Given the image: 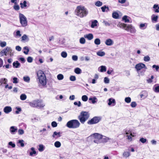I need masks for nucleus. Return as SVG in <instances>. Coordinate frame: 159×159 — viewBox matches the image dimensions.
I'll list each match as a JSON object with an SVG mask.
<instances>
[{
	"label": "nucleus",
	"mask_w": 159,
	"mask_h": 159,
	"mask_svg": "<svg viewBox=\"0 0 159 159\" xmlns=\"http://www.w3.org/2000/svg\"><path fill=\"white\" fill-rule=\"evenodd\" d=\"M75 12L77 16L80 18H83L88 14L89 11L84 6L79 5L77 7Z\"/></svg>",
	"instance_id": "obj_1"
},
{
	"label": "nucleus",
	"mask_w": 159,
	"mask_h": 159,
	"mask_svg": "<svg viewBox=\"0 0 159 159\" xmlns=\"http://www.w3.org/2000/svg\"><path fill=\"white\" fill-rule=\"evenodd\" d=\"M37 75L40 84L43 86H45L46 84V78L45 74L41 70L38 71Z\"/></svg>",
	"instance_id": "obj_2"
},
{
	"label": "nucleus",
	"mask_w": 159,
	"mask_h": 159,
	"mask_svg": "<svg viewBox=\"0 0 159 159\" xmlns=\"http://www.w3.org/2000/svg\"><path fill=\"white\" fill-rule=\"evenodd\" d=\"M80 123L77 120L74 119L69 121L66 126L69 128L76 129L80 126Z\"/></svg>",
	"instance_id": "obj_3"
},
{
	"label": "nucleus",
	"mask_w": 159,
	"mask_h": 159,
	"mask_svg": "<svg viewBox=\"0 0 159 159\" xmlns=\"http://www.w3.org/2000/svg\"><path fill=\"white\" fill-rule=\"evenodd\" d=\"M135 68L138 73L140 75H143L147 69L145 65L143 63H139L136 64L135 66Z\"/></svg>",
	"instance_id": "obj_4"
},
{
	"label": "nucleus",
	"mask_w": 159,
	"mask_h": 159,
	"mask_svg": "<svg viewBox=\"0 0 159 159\" xmlns=\"http://www.w3.org/2000/svg\"><path fill=\"white\" fill-rule=\"evenodd\" d=\"M89 115L88 112L82 111L78 116V119L82 124H84L88 119Z\"/></svg>",
	"instance_id": "obj_5"
},
{
	"label": "nucleus",
	"mask_w": 159,
	"mask_h": 159,
	"mask_svg": "<svg viewBox=\"0 0 159 159\" xmlns=\"http://www.w3.org/2000/svg\"><path fill=\"white\" fill-rule=\"evenodd\" d=\"M19 17L20 22L23 27H25L27 25V21L26 18L21 13H19Z\"/></svg>",
	"instance_id": "obj_6"
},
{
	"label": "nucleus",
	"mask_w": 159,
	"mask_h": 159,
	"mask_svg": "<svg viewBox=\"0 0 159 159\" xmlns=\"http://www.w3.org/2000/svg\"><path fill=\"white\" fill-rule=\"evenodd\" d=\"M30 105L32 107H38L40 108L43 107L45 105V104L43 103L42 101L39 100L34 101L32 103H31Z\"/></svg>",
	"instance_id": "obj_7"
},
{
	"label": "nucleus",
	"mask_w": 159,
	"mask_h": 159,
	"mask_svg": "<svg viewBox=\"0 0 159 159\" xmlns=\"http://www.w3.org/2000/svg\"><path fill=\"white\" fill-rule=\"evenodd\" d=\"M92 136L94 138L93 142L97 144L100 143H101V138L102 137V135L98 133H96L93 134Z\"/></svg>",
	"instance_id": "obj_8"
},
{
	"label": "nucleus",
	"mask_w": 159,
	"mask_h": 159,
	"mask_svg": "<svg viewBox=\"0 0 159 159\" xmlns=\"http://www.w3.org/2000/svg\"><path fill=\"white\" fill-rule=\"evenodd\" d=\"M123 29L127 31H129L131 33H134L136 32V30L131 25H128L125 24Z\"/></svg>",
	"instance_id": "obj_9"
},
{
	"label": "nucleus",
	"mask_w": 159,
	"mask_h": 159,
	"mask_svg": "<svg viewBox=\"0 0 159 159\" xmlns=\"http://www.w3.org/2000/svg\"><path fill=\"white\" fill-rule=\"evenodd\" d=\"M101 119L99 117H94L90 120H89L88 121L87 123L88 124L90 125L96 124Z\"/></svg>",
	"instance_id": "obj_10"
},
{
	"label": "nucleus",
	"mask_w": 159,
	"mask_h": 159,
	"mask_svg": "<svg viewBox=\"0 0 159 159\" xmlns=\"http://www.w3.org/2000/svg\"><path fill=\"white\" fill-rule=\"evenodd\" d=\"M12 50L10 48L7 47L5 48L2 50L1 52L5 56L7 55V53L9 52H11Z\"/></svg>",
	"instance_id": "obj_11"
},
{
	"label": "nucleus",
	"mask_w": 159,
	"mask_h": 159,
	"mask_svg": "<svg viewBox=\"0 0 159 159\" xmlns=\"http://www.w3.org/2000/svg\"><path fill=\"white\" fill-rule=\"evenodd\" d=\"M17 130V129L15 126H12L10 128V131L12 134H15Z\"/></svg>",
	"instance_id": "obj_12"
},
{
	"label": "nucleus",
	"mask_w": 159,
	"mask_h": 159,
	"mask_svg": "<svg viewBox=\"0 0 159 159\" xmlns=\"http://www.w3.org/2000/svg\"><path fill=\"white\" fill-rule=\"evenodd\" d=\"M105 44L107 46H111L114 43L113 41L110 39H109L106 40L105 42Z\"/></svg>",
	"instance_id": "obj_13"
},
{
	"label": "nucleus",
	"mask_w": 159,
	"mask_h": 159,
	"mask_svg": "<svg viewBox=\"0 0 159 159\" xmlns=\"http://www.w3.org/2000/svg\"><path fill=\"white\" fill-rule=\"evenodd\" d=\"M11 111V108L10 106H6L3 109L4 111L7 114L10 112Z\"/></svg>",
	"instance_id": "obj_14"
},
{
	"label": "nucleus",
	"mask_w": 159,
	"mask_h": 159,
	"mask_svg": "<svg viewBox=\"0 0 159 159\" xmlns=\"http://www.w3.org/2000/svg\"><path fill=\"white\" fill-rule=\"evenodd\" d=\"M84 38L90 40L93 39V36L92 34H85L84 36Z\"/></svg>",
	"instance_id": "obj_15"
},
{
	"label": "nucleus",
	"mask_w": 159,
	"mask_h": 159,
	"mask_svg": "<svg viewBox=\"0 0 159 159\" xmlns=\"http://www.w3.org/2000/svg\"><path fill=\"white\" fill-rule=\"evenodd\" d=\"M108 105L109 106H114L116 104V101L114 99L109 98L108 100Z\"/></svg>",
	"instance_id": "obj_16"
},
{
	"label": "nucleus",
	"mask_w": 159,
	"mask_h": 159,
	"mask_svg": "<svg viewBox=\"0 0 159 159\" xmlns=\"http://www.w3.org/2000/svg\"><path fill=\"white\" fill-rule=\"evenodd\" d=\"M153 91L155 93H159V84H156L153 86Z\"/></svg>",
	"instance_id": "obj_17"
},
{
	"label": "nucleus",
	"mask_w": 159,
	"mask_h": 159,
	"mask_svg": "<svg viewBox=\"0 0 159 159\" xmlns=\"http://www.w3.org/2000/svg\"><path fill=\"white\" fill-rule=\"evenodd\" d=\"M148 25V24L147 23H141L139 25V27L141 30H144L146 29Z\"/></svg>",
	"instance_id": "obj_18"
},
{
	"label": "nucleus",
	"mask_w": 159,
	"mask_h": 159,
	"mask_svg": "<svg viewBox=\"0 0 159 159\" xmlns=\"http://www.w3.org/2000/svg\"><path fill=\"white\" fill-rule=\"evenodd\" d=\"M29 39L28 37V36L25 34H24L23 36H22L21 37L22 41L28 42L29 41Z\"/></svg>",
	"instance_id": "obj_19"
},
{
	"label": "nucleus",
	"mask_w": 159,
	"mask_h": 159,
	"mask_svg": "<svg viewBox=\"0 0 159 159\" xmlns=\"http://www.w3.org/2000/svg\"><path fill=\"white\" fill-rule=\"evenodd\" d=\"M129 18H130L129 17L127 16H124L123 17L122 19L125 23H129L130 22L129 20Z\"/></svg>",
	"instance_id": "obj_20"
},
{
	"label": "nucleus",
	"mask_w": 159,
	"mask_h": 159,
	"mask_svg": "<svg viewBox=\"0 0 159 159\" xmlns=\"http://www.w3.org/2000/svg\"><path fill=\"white\" fill-rule=\"evenodd\" d=\"M31 152H29L30 155L32 156L33 155L36 154V152L35 150V148L34 147H32L30 148Z\"/></svg>",
	"instance_id": "obj_21"
},
{
	"label": "nucleus",
	"mask_w": 159,
	"mask_h": 159,
	"mask_svg": "<svg viewBox=\"0 0 159 159\" xmlns=\"http://www.w3.org/2000/svg\"><path fill=\"white\" fill-rule=\"evenodd\" d=\"M109 139H110L109 138L106 137V136L102 135V137L101 138V143L106 142Z\"/></svg>",
	"instance_id": "obj_22"
},
{
	"label": "nucleus",
	"mask_w": 159,
	"mask_h": 159,
	"mask_svg": "<svg viewBox=\"0 0 159 159\" xmlns=\"http://www.w3.org/2000/svg\"><path fill=\"white\" fill-rule=\"evenodd\" d=\"M52 136L54 138L60 137L61 136V133L60 132L57 133L56 131L54 132Z\"/></svg>",
	"instance_id": "obj_23"
},
{
	"label": "nucleus",
	"mask_w": 159,
	"mask_h": 159,
	"mask_svg": "<svg viewBox=\"0 0 159 159\" xmlns=\"http://www.w3.org/2000/svg\"><path fill=\"white\" fill-rule=\"evenodd\" d=\"M20 63L18 62V61H16L14 62L13 63V66L15 68H18L20 67Z\"/></svg>",
	"instance_id": "obj_24"
},
{
	"label": "nucleus",
	"mask_w": 159,
	"mask_h": 159,
	"mask_svg": "<svg viewBox=\"0 0 159 159\" xmlns=\"http://www.w3.org/2000/svg\"><path fill=\"white\" fill-rule=\"evenodd\" d=\"M27 2L25 0L23 2H21L20 3V7L21 8H23L26 7H27Z\"/></svg>",
	"instance_id": "obj_25"
},
{
	"label": "nucleus",
	"mask_w": 159,
	"mask_h": 159,
	"mask_svg": "<svg viewBox=\"0 0 159 159\" xmlns=\"http://www.w3.org/2000/svg\"><path fill=\"white\" fill-rule=\"evenodd\" d=\"M89 101H92V103L94 104L96 103L97 101V99L95 97H93V98H90L89 99Z\"/></svg>",
	"instance_id": "obj_26"
},
{
	"label": "nucleus",
	"mask_w": 159,
	"mask_h": 159,
	"mask_svg": "<svg viewBox=\"0 0 159 159\" xmlns=\"http://www.w3.org/2000/svg\"><path fill=\"white\" fill-rule=\"evenodd\" d=\"M23 50L24 51H23V52L24 54L26 55H27L28 54V52H29V48L27 46L23 48Z\"/></svg>",
	"instance_id": "obj_27"
},
{
	"label": "nucleus",
	"mask_w": 159,
	"mask_h": 159,
	"mask_svg": "<svg viewBox=\"0 0 159 159\" xmlns=\"http://www.w3.org/2000/svg\"><path fill=\"white\" fill-rule=\"evenodd\" d=\"M153 8L155 9V12H159V6L157 4H155L154 5Z\"/></svg>",
	"instance_id": "obj_28"
},
{
	"label": "nucleus",
	"mask_w": 159,
	"mask_h": 159,
	"mask_svg": "<svg viewBox=\"0 0 159 159\" xmlns=\"http://www.w3.org/2000/svg\"><path fill=\"white\" fill-rule=\"evenodd\" d=\"M112 16L114 18L117 19L118 18L119 15L117 12H114L112 13Z\"/></svg>",
	"instance_id": "obj_29"
},
{
	"label": "nucleus",
	"mask_w": 159,
	"mask_h": 159,
	"mask_svg": "<svg viewBox=\"0 0 159 159\" xmlns=\"http://www.w3.org/2000/svg\"><path fill=\"white\" fill-rule=\"evenodd\" d=\"M74 72L77 74H79L82 72V70L79 68L77 67L75 69Z\"/></svg>",
	"instance_id": "obj_30"
},
{
	"label": "nucleus",
	"mask_w": 159,
	"mask_h": 159,
	"mask_svg": "<svg viewBox=\"0 0 159 159\" xmlns=\"http://www.w3.org/2000/svg\"><path fill=\"white\" fill-rule=\"evenodd\" d=\"M102 11L103 12H104L105 11L107 12L109 11V8L107 7H106V6H104L103 7H102L101 8Z\"/></svg>",
	"instance_id": "obj_31"
},
{
	"label": "nucleus",
	"mask_w": 159,
	"mask_h": 159,
	"mask_svg": "<svg viewBox=\"0 0 159 159\" xmlns=\"http://www.w3.org/2000/svg\"><path fill=\"white\" fill-rule=\"evenodd\" d=\"M130 152H125L123 153V156L124 157L127 158L130 156Z\"/></svg>",
	"instance_id": "obj_32"
},
{
	"label": "nucleus",
	"mask_w": 159,
	"mask_h": 159,
	"mask_svg": "<svg viewBox=\"0 0 159 159\" xmlns=\"http://www.w3.org/2000/svg\"><path fill=\"white\" fill-rule=\"evenodd\" d=\"M20 98L21 100H25L26 99L27 96L25 94L23 93L20 95Z\"/></svg>",
	"instance_id": "obj_33"
},
{
	"label": "nucleus",
	"mask_w": 159,
	"mask_h": 159,
	"mask_svg": "<svg viewBox=\"0 0 159 159\" xmlns=\"http://www.w3.org/2000/svg\"><path fill=\"white\" fill-rule=\"evenodd\" d=\"M97 23H98V21L96 20H94V21H93L92 23V24L91 25V27L92 28H94L95 26H96L97 25Z\"/></svg>",
	"instance_id": "obj_34"
},
{
	"label": "nucleus",
	"mask_w": 159,
	"mask_h": 159,
	"mask_svg": "<svg viewBox=\"0 0 159 159\" xmlns=\"http://www.w3.org/2000/svg\"><path fill=\"white\" fill-rule=\"evenodd\" d=\"M7 80L6 78H2L0 80V83L2 84H6Z\"/></svg>",
	"instance_id": "obj_35"
},
{
	"label": "nucleus",
	"mask_w": 159,
	"mask_h": 159,
	"mask_svg": "<svg viewBox=\"0 0 159 159\" xmlns=\"http://www.w3.org/2000/svg\"><path fill=\"white\" fill-rule=\"evenodd\" d=\"M23 80L24 81L27 83H29L30 81V79L29 77L25 76L23 77Z\"/></svg>",
	"instance_id": "obj_36"
},
{
	"label": "nucleus",
	"mask_w": 159,
	"mask_h": 159,
	"mask_svg": "<svg viewBox=\"0 0 159 159\" xmlns=\"http://www.w3.org/2000/svg\"><path fill=\"white\" fill-rule=\"evenodd\" d=\"M158 18V16L152 15V21H154L157 22Z\"/></svg>",
	"instance_id": "obj_37"
},
{
	"label": "nucleus",
	"mask_w": 159,
	"mask_h": 159,
	"mask_svg": "<svg viewBox=\"0 0 159 159\" xmlns=\"http://www.w3.org/2000/svg\"><path fill=\"white\" fill-rule=\"evenodd\" d=\"M57 79L59 80H61L64 78V76L62 74H59L57 76Z\"/></svg>",
	"instance_id": "obj_38"
},
{
	"label": "nucleus",
	"mask_w": 159,
	"mask_h": 159,
	"mask_svg": "<svg viewBox=\"0 0 159 159\" xmlns=\"http://www.w3.org/2000/svg\"><path fill=\"white\" fill-rule=\"evenodd\" d=\"M44 147L42 144H40L39 146V148H38V150L40 152H42L44 150Z\"/></svg>",
	"instance_id": "obj_39"
},
{
	"label": "nucleus",
	"mask_w": 159,
	"mask_h": 159,
	"mask_svg": "<svg viewBox=\"0 0 159 159\" xmlns=\"http://www.w3.org/2000/svg\"><path fill=\"white\" fill-rule=\"evenodd\" d=\"M94 43L96 45H99L101 43L100 40L99 39H96L94 40Z\"/></svg>",
	"instance_id": "obj_40"
},
{
	"label": "nucleus",
	"mask_w": 159,
	"mask_h": 159,
	"mask_svg": "<svg viewBox=\"0 0 159 159\" xmlns=\"http://www.w3.org/2000/svg\"><path fill=\"white\" fill-rule=\"evenodd\" d=\"M100 67L101 68L100 71L101 72H105L106 71V68L105 66H102Z\"/></svg>",
	"instance_id": "obj_41"
},
{
	"label": "nucleus",
	"mask_w": 159,
	"mask_h": 159,
	"mask_svg": "<svg viewBox=\"0 0 159 159\" xmlns=\"http://www.w3.org/2000/svg\"><path fill=\"white\" fill-rule=\"evenodd\" d=\"M97 54L100 56H103L105 55V53L104 52L99 51L97 53Z\"/></svg>",
	"instance_id": "obj_42"
},
{
	"label": "nucleus",
	"mask_w": 159,
	"mask_h": 159,
	"mask_svg": "<svg viewBox=\"0 0 159 159\" xmlns=\"http://www.w3.org/2000/svg\"><path fill=\"white\" fill-rule=\"evenodd\" d=\"M102 2L98 1L95 2V5L98 7H100L102 6Z\"/></svg>",
	"instance_id": "obj_43"
},
{
	"label": "nucleus",
	"mask_w": 159,
	"mask_h": 159,
	"mask_svg": "<svg viewBox=\"0 0 159 159\" xmlns=\"http://www.w3.org/2000/svg\"><path fill=\"white\" fill-rule=\"evenodd\" d=\"M54 145L57 148H59L61 146V143L59 141H56L54 143Z\"/></svg>",
	"instance_id": "obj_44"
},
{
	"label": "nucleus",
	"mask_w": 159,
	"mask_h": 159,
	"mask_svg": "<svg viewBox=\"0 0 159 159\" xmlns=\"http://www.w3.org/2000/svg\"><path fill=\"white\" fill-rule=\"evenodd\" d=\"M124 25L125 23H119L117 24V26L119 28H122L123 29L124 26H125Z\"/></svg>",
	"instance_id": "obj_45"
},
{
	"label": "nucleus",
	"mask_w": 159,
	"mask_h": 159,
	"mask_svg": "<svg viewBox=\"0 0 159 159\" xmlns=\"http://www.w3.org/2000/svg\"><path fill=\"white\" fill-rule=\"evenodd\" d=\"M80 42L82 44H84L85 43V40L84 38L82 37L80 39Z\"/></svg>",
	"instance_id": "obj_46"
},
{
	"label": "nucleus",
	"mask_w": 159,
	"mask_h": 159,
	"mask_svg": "<svg viewBox=\"0 0 159 159\" xmlns=\"http://www.w3.org/2000/svg\"><path fill=\"white\" fill-rule=\"evenodd\" d=\"M150 58L148 56H146L144 57L143 60L145 61H148L150 60Z\"/></svg>",
	"instance_id": "obj_47"
},
{
	"label": "nucleus",
	"mask_w": 159,
	"mask_h": 159,
	"mask_svg": "<svg viewBox=\"0 0 159 159\" xmlns=\"http://www.w3.org/2000/svg\"><path fill=\"white\" fill-rule=\"evenodd\" d=\"M82 99L83 101L86 102L88 99V97L86 95H84L82 96Z\"/></svg>",
	"instance_id": "obj_48"
},
{
	"label": "nucleus",
	"mask_w": 159,
	"mask_h": 159,
	"mask_svg": "<svg viewBox=\"0 0 159 159\" xmlns=\"http://www.w3.org/2000/svg\"><path fill=\"white\" fill-rule=\"evenodd\" d=\"M125 102L127 103H129L131 102V99L130 98L128 97L125 98Z\"/></svg>",
	"instance_id": "obj_49"
},
{
	"label": "nucleus",
	"mask_w": 159,
	"mask_h": 159,
	"mask_svg": "<svg viewBox=\"0 0 159 159\" xmlns=\"http://www.w3.org/2000/svg\"><path fill=\"white\" fill-rule=\"evenodd\" d=\"M61 56L63 58H66L67 56V53L66 52H62L61 53Z\"/></svg>",
	"instance_id": "obj_50"
},
{
	"label": "nucleus",
	"mask_w": 159,
	"mask_h": 159,
	"mask_svg": "<svg viewBox=\"0 0 159 159\" xmlns=\"http://www.w3.org/2000/svg\"><path fill=\"white\" fill-rule=\"evenodd\" d=\"M7 43L5 41L0 42V46L2 47H4L6 46Z\"/></svg>",
	"instance_id": "obj_51"
},
{
	"label": "nucleus",
	"mask_w": 159,
	"mask_h": 159,
	"mask_svg": "<svg viewBox=\"0 0 159 159\" xmlns=\"http://www.w3.org/2000/svg\"><path fill=\"white\" fill-rule=\"evenodd\" d=\"M154 79V76L152 75L151 77V78L147 80V82L148 83H151L152 82V80Z\"/></svg>",
	"instance_id": "obj_52"
},
{
	"label": "nucleus",
	"mask_w": 159,
	"mask_h": 159,
	"mask_svg": "<svg viewBox=\"0 0 159 159\" xmlns=\"http://www.w3.org/2000/svg\"><path fill=\"white\" fill-rule=\"evenodd\" d=\"M18 143L20 144L21 147H23L24 146V140H19L18 141Z\"/></svg>",
	"instance_id": "obj_53"
},
{
	"label": "nucleus",
	"mask_w": 159,
	"mask_h": 159,
	"mask_svg": "<svg viewBox=\"0 0 159 159\" xmlns=\"http://www.w3.org/2000/svg\"><path fill=\"white\" fill-rule=\"evenodd\" d=\"M139 141L142 143H144L147 142V139L143 138H142L140 139Z\"/></svg>",
	"instance_id": "obj_54"
},
{
	"label": "nucleus",
	"mask_w": 159,
	"mask_h": 159,
	"mask_svg": "<svg viewBox=\"0 0 159 159\" xmlns=\"http://www.w3.org/2000/svg\"><path fill=\"white\" fill-rule=\"evenodd\" d=\"M27 61L28 62L31 63L33 61V58L31 57H29L27 58Z\"/></svg>",
	"instance_id": "obj_55"
},
{
	"label": "nucleus",
	"mask_w": 159,
	"mask_h": 159,
	"mask_svg": "<svg viewBox=\"0 0 159 159\" xmlns=\"http://www.w3.org/2000/svg\"><path fill=\"white\" fill-rule=\"evenodd\" d=\"M18 133L19 135H22L24 134V131L23 129H20L18 130Z\"/></svg>",
	"instance_id": "obj_56"
},
{
	"label": "nucleus",
	"mask_w": 159,
	"mask_h": 159,
	"mask_svg": "<svg viewBox=\"0 0 159 159\" xmlns=\"http://www.w3.org/2000/svg\"><path fill=\"white\" fill-rule=\"evenodd\" d=\"M8 145L11 146L12 148H14L16 146V145L15 143H13L12 142H10L8 143Z\"/></svg>",
	"instance_id": "obj_57"
},
{
	"label": "nucleus",
	"mask_w": 159,
	"mask_h": 159,
	"mask_svg": "<svg viewBox=\"0 0 159 159\" xmlns=\"http://www.w3.org/2000/svg\"><path fill=\"white\" fill-rule=\"evenodd\" d=\"M16 109L17 110L15 111V113L16 114H19V112L21 111V108L20 107H16Z\"/></svg>",
	"instance_id": "obj_58"
},
{
	"label": "nucleus",
	"mask_w": 159,
	"mask_h": 159,
	"mask_svg": "<svg viewBox=\"0 0 159 159\" xmlns=\"http://www.w3.org/2000/svg\"><path fill=\"white\" fill-rule=\"evenodd\" d=\"M130 105L132 107H135L137 106V103L135 102H133L131 103Z\"/></svg>",
	"instance_id": "obj_59"
},
{
	"label": "nucleus",
	"mask_w": 159,
	"mask_h": 159,
	"mask_svg": "<svg viewBox=\"0 0 159 159\" xmlns=\"http://www.w3.org/2000/svg\"><path fill=\"white\" fill-rule=\"evenodd\" d=\"M13 83L14 84H16L18 82V79L16 77H14L13 78Z\"/></svg>",
	"instance_id": "obj_60"
},
{
	"label": "nucleus",
	"mask_w": 159,
	"mask_h": 159,
	"mask_svg": "<svg viewBox=\"0 0 159 159\" xmlns=\"http://www.w3.org/2000/svg\"><path fill=\"white\" fill-rule=\"evenodd\" d=\"M70 80L71 81H75L76 80V78L75 76H71L70 78Z\"/></svg>",
	"instance_id": "obj_61"
},
{
	"label": "nucleus",
	"mask_w": 159,
	"mask_h": 159,
	"mask_svg": "<svg viewBox=\"0 0 159 159\" xmlns=\"http://www.w3.org/2000/svg\"><path fill=\"white\" fill-rule=\"evenodd\" d=\"M104 82L106 84L109 83V79L107 77H105L104 78Z\"/></svg>",
	"instance_id": "obj_62"
},
{
	"label": "nucleus",
	"mask_w": 159,
	"mask_h": 159,
	"mask_svg": "<svg viewBox=\"0 0 159 159\" xmlns=\"http://www.w3.org/2000/svg\"><path fill=\"white\" fill-rule=\"evenodd\" d=\"M13 8L16 11L20 9L19 6L18 5H14Z\"/></svg>",
	"instance_id": "obj_63"
},
{
	"label": "nucleus",
	"mask_w": 159,
	"mask_h": 159,
	"mask_svg": "<svg viewBox=\"0 0 159 159\" xmlns=\"http://www.w3.org/2000/svg\"><path fill=\"white\" fill-rule=\"evenodd\" d=\"M51 125L53 127H56L57 126V124L55 121L52 122Z\"/></svg>",
	"instance_id": "obj_64"
}]
</instances>
